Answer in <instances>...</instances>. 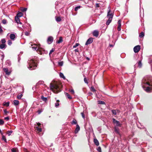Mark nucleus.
Here are the masks:
<instances>
[{"label":"nucleus","mask_w":152,"mask_h":152,"mask_svg":"<svg viewBox=\"0 0 152 152\" xmlns=\"http://www.w3.org/2000/svg\"><path fill=\"white\" fill-rule=\"evenodd\" d=\"M143 89L147 92L152 91V77L148 75L144 77L142 81Z\"/></svg>","instance_id":"nucleus-1"},{"label":"nucleus","mask_w":152,"mask_h":152,"mask_svg":"<svg viewBox=\"0 0 152 152\" xmlns=\"http://www.w3.org/2000/svg\"><path fill=\"white\" fill-rule=\"evenodd\" d=\"M28 68L30 70H32L35 69L37 66L36 63L35 62V61L33 59L28 60Z\"/></svg>","instance_id":"nucleus-2"},{"label":"nucleus","mask_w":152,"mask_h":152,"mask_svg":"<svg viewBox=\"0 0 152 152\" xmlns=\"http://www.w3.org/2000/svg\"><path fill=\"white\" fill-rule=\"evenodd\" d=\"M51 88L54 89V92L55 93H58L60 92L61 90H60L59 86L56 85H51L50 86Z\"/></svg>","instance_id":"nucleus-3"},{"label":"nucleus","mask_w":152,"mask_h":152,"mask_svg":"<svg viewBox=\"0 0 152 152\" xmlns=\"http://www.w3.org/2000/svg\"><path fill=\"white\" fill-rule=\"evenodd\" d=\"M140 46L137 45L134 48V51L135 53H138L140 49Z\"/></svg>","instance_id":"nucleus-4"},{"label":"nucleus","mask_w":152,"mask_h":152,"mask_svg":"<svg viewBox=\"0 0 152 152\" xmlns=\"http://www.w3.org/2000/svg\"><path fill=\"white\" fill-rule=\"evenodd\" d=\"M53 37L51 36H49L48 37L47 42L48 44H51L53 42Z\"/></svg>","instance_id":"nucleus-5"},{"label":"nucleus","mask_w":152,"mask_h":152,"mask_svg":"<svg viewBox=\"0 0 152 152\" xmlns=\"http://www.w3.org/2000/svg\"><path fill=\"white\" fill-rule=\"evenodd\" d=\"M93 38L92 37L90 38L87 41L85 45H88L91 43L93 42Z\"/></svg>","instance_id":"nucleus-6"},{"label":"nucleus","mask_w":152,"mask_h":152,"mask_svg":"<svg viewBox=\"0 0 152 152\" xmlns=\"http://www.w3.org/2000/svg\"><path fill=\"white\" fill-rule=\"evenodd\" d=\"M113 123L116 125L117 126H120V124L119 122L117 120H116L115 118L113 119Z\"/></svg>","instance_id":"nucleus-7"},{"label":"nucleus","mask_w":152,"mask_h":152,"mask_svg":"<svg viewBox=\"0 0 152 152\" xmlns=\"http://www.w3.org/2000/svg\"><path fill=\"white\" fill-rule=\"evenodd\" d=\"M3 70L5 72L6 74L7 75H9L11 72L9 71L8 69L7 68H4L3 69Z\"/></svg>","instance_id":"nucleus-8"},{"label":"nucleus","mask_w":152,"mask_h":152,"mask_svg":"<svg viewBox=\"0 0 152 152\" xmlns=\"http://www.w3.org/2000/svg\"><path fill=\"white\" fill-rule=\"evenodd\" d=\"M118 27L117 29L118 31H120L121 30V21L119 20L118 21Z\"/></svg>","instance_id":"nucleus-9"},{"label":"nucleus","mask_w":152,"mask_h":152,"mask_svg":"<svg viewBox=\"0 0 152 152\" xmlns=\"http://www.w3.org/2000/svg\"><path fill=\"white\" fill-rule=\"evenodd\" d=\"M10 37L11 40H14L15 38V35L14 34H11L10 35Z\"/></svg>","instance_id":"nucleus-10"},{"label":"nucleus","mask_w":152,"mask_h":152,"mask_svg":"<svg viewBox=\"0 0 152 152\" xmlns=\"http://www.w3.org/2000/svg\"><path fill=\"white\" fill-rule=\"evenodd\" d=\"M80 130V127L78 124H77L76 127L75 131V134L77 133Z\"/></svg>","instance_id":"nucleus-11"},{"label":"nucleus","mask_w":152,"mask_h":152,"mask_svg":"<svg viewBox=\"0 0 152 152\" xmlns=\"http://www.w3.org/2000/svg\"><path fill=\"white\" fill-rule=\"evenodd\" d=\"M15 20L16 21V22L17 24H19L20 25L22 24V23L20 21V20L19 18L15 17Z\"/></svg>","instance_id":"nucleus-12"},{"label":"nucleus","mask_w":152,"mask_h":152,"mask_svg":"<svg viewBox=\"0 0 152 152\" xmlns=\"http://www.w3.org/2000/svg\"><path fill=\"white\" fill-rule=\"evenodd\" d=\"M93 35L96 37H97L99 35L98 31L97 30H95L93 33Z\"/></svg>","instance_id":"nucleus-13"},{"label":"nucleus","mask_w":152,"mask_h":152,"mask_svg":"<svg viewBox=\"0 0 152 152\" xmlns=\"http://www.w3.org/2000/svg\"><path fill=\"white\" fill-rule=\"evenodd\" d=\"M94 142L96 145L98 146L99 145V142L96 139H94Z\"/></svg>","instance_id":"nucleus-14"},{"label":"nucleus","mask_w":152,"mask_h":152,"mask_svg":"<svg viewBox=\"0 0 152 152\" xmlns=\"http://www.w3.org/2000/svg\"><path fill=\"white\" fill-rule=\"evenodd\" d=\"M113 15L111 14H110V12H109V13L108 14V12H107V17L108 18H111L112 19H113Z\"/></svg>","instance_id":"nucleus-15"},{"label":"nucleus","mask_w":152,"mask_h":152,"mask_svg":"<svg viewBox=\"0 0 152 152\" xmlns=\"http://www.w3.org/2000/svg\"><path fill=\"white\" fill-rule=\"evenodd\" d=\"M10 102H4L3 103V105L4 106L6 107H8L9 106Z\"/></svg>","instance_id":"nucleus-16"},{"label":"nucleus","mask_w":152,"mask_h":152,"mask_svg":"<svg viewBox=\"0 0 152 152\" xmlns=\"http://www.w3.org/2000/svg\"><path fill=\"white\" fill-rule=\"evenodd\" d=\"M112 19L111 18H108V20L106 22V24L107 25H108L112 21Z\"/></svg>","instance_id":"nucleus-17"},{"label":"nucleus","mask_w":152,"mask_h":152,"mask_svg":"<svg viewBox=\"0 0 152 152\" xmlns=\"http://www.w3.org/2000/svg\"><path fill=\"white\" fill-rule=\"evenodd\" d=\"M19 103V102L18 100H14L13 101V104L15 106H16L18 105Z\"/></svg>","instance_id":"nucleus-18"},{"label":"nucleus","mask_w":152,"mask_h":152,"mask_svg":"<svg viewBox=\"0 0 152 152\" xmlns=\"http://www.w3.org/2000/svg\"><path fill=\"white\" fill-rule=\"evenodd\" d=\"M72 124V125H75V124H77V121L75 119H74L71 122Z\"/></svg>","instance_id":"nucleus-19"},{"label":"nucleus","mask_w":152,"mask_h":152,"mask_svg":"<svg viewBox=\"0 0 152 152\" xmlns=\"http://www.w3.org/2000/svg\"><path fill=\"white\" fill-rule=\"evenodd\" d=\"M41 99L44 101L46 102L47 100V98L46 97H44L43 95H42L41 96Z\"/></svg>","instance_id":"nucleus-20"},{"label":"nucleus","mask_w":152,"mask_h":152,"mask_svg":"<svg viewBox=\"0 0 152 152\" xmlns=\"http://www.w3.org/2000/svg\"><path fill=\"white\" fill-rule=\"evenodd\" d=\"M59 75L61 77L63 78L64 79H65L66 78L64 76V74L61 72H60L59 73Z\"/></svg>","instance_id":"nucleus-21"},{"label":"nucleus","mask_w":152,"mask_h":152,"mask_svg":"<svg viewBox=\"0 0 152 152\" xmlns=\"http://www.w3.org/2000/svg\"><path fill=\"white\" fill-rule=\"evenodd\" d=\"M63 41L62 38V37H59V39L58 41H57V43H60L61 42Z\"/></svg>","instance_id":"nucleus-22"},{"label":"nucleus","mask_w":152,"mask_h":152,"mask_svg":"<svg viewBox=\"0 0 152 152\" xmlns=\"http://www.w3.org/2000/svg\"><path fill=\"white\" fill-rule=\"evenodd\" d=\"M142 66V64L141 63V60H140L139 61L138 63V66L140 68Z\"/></svg>","instance_id":"nucleus-23"},{"label":"nucleus","mask_w":152,"mask_h":152,"mask_svg":"<svg viewBox=\"0 0 152 152\" xmlns=\"http://www.w3.org/2000/svg\"><path fill=\"white\" fill-rule=\"evenodd\" d=\"M6 47V45L5 44H1L0 45V48L3 49L5 48Z\"/></svg>","instance_id":"nucleus-24"},{"label":"nucleus","mask_w":152,"mask_h":152,"mask_svg":"<svg viewBox=\"0 0 152 152\" xmlns=\"http://www.w3.org/2000/svg\"><path fill=\"white\" fill-rule=\"evenodd\" d=\"M23 16V14L21 12L18 13L17 15L15 16L16 17H18V18L20 17Z\"/></svg>","instance_id":"nucleus-25"},{"label":"nucleus","mask_w":152,"mask_h":152,"mask_svg":"<svg viewBox=\"0 0 152 152\" xmlns=\"http://www.w3.org/2000/svg\"><path fill=\"white\" fill-rule=\"evenodd\" d=\"M114 129L115 132L116 133L118 134L119 133L118 129L116 127H115Z\"/></svg>","instance_id":"nucleus-26"},{"label":"nucleus","mask_w":152,"mask_h":152,"mask_svg":"<svg viewBox=\"0 0 152 152\" xmlns=\"http://www.w3.org/2000/svg\"><path fill=\"white\" fill-rule=\"evenodd\" d=\"M98 103L100 104H105V103L104 102L101 101V100H99L97 101Z\"/></svg>","instance_id":"nucleus-27"},{"label":"nucleus","mask_w":152,"mask_h":152,"mask_svg":"<svg viewBox=\"0 0 152 152\" xmlns=\"http://www.w3.org/2000/svg\"><path fill=\"white\" fill-rule=\"evenodd\" d=\"M65 94L67 98L69 99H71L72 98V97L70 96V95L67 93H65Z\"/></svg>","instance_id":"nucleus-28"},{"label":"nucleus","mask_w":152,"mask_h":152,"mask_svg":"<svg viewBox=\"0 0 152 152\" xmlns=\"http://www.w3.org/2000/svg\"><path fill=\"white\" fill-rule=\"evenodd\" d=\"M59 100H57L56 102L55 103V107H57L59 106Z\"/></svg>","instance_id":"nucleus-29"},{"label":"nucleus","mask_w":152,"mask_h":152,"mask_svg":"<svg viewBox=\"0 0 152 152\" xmlns=\"http://www.w3.org/2000/svg\"><path fill=\"white\" fill-rule=\"evenodd\" d=\"M117 110H111L112 113L114 115H116L117 114Z\"/></svg>","instance_id":"nucleus-30"},{"label":"nucleus","mask_w":152,"mask_h":152,"mask_svg":"<svg viewBox=\"0 0 152 152\" xmlns=\"http://www.w3.org/2000/svg\"><path fill=\"white\" fill-rule=\"evenodd\" d=\"M81 6L80 5L76 7L75 9V11H77L79 9H80L81 8Z\"/></svg>","instance_id":"nucleus-31"},{"label":"nucleus","mask_w":152,"mask_h":152,"mask_svg":"<svg viewBox=\"0 0 152 152\" xmlns=\"http://www.w3.org/2000/svg\"><path fill=\"white\" fill-rule=\"evenodd\" d=\"M144 36V33L143 32H142L139 35V37L140 38H142Z\"/></svg>","instance_id":"nucleus-32"},{"label":"nucleus","mask_w":152,"mask_h":152,"mask_svg":"<svg viewBox=\"0 0 152 152\" xmlns=\"http://www.w3.org/2000/svg\"><path fill=\"white\" fill-rule=\"evenodd\" d=\"M56 20L57 22H60L61 21V19L60 17H58L56 18Z\"/></svg>","instance_id":"nucleus-33"},{"label":"nucleus","mask_w":152,"mask_h":152,"mask_svg":"<svg viewBox=\"0 0 152 152\" xmlns=\"http://www.w3.org/2000/svg\"><path fill=\"white\" fill-rule=\"evenodd\" d=\"M23 96L22 94H21L20 95H18L17 96V98L18 99H21Z\"/></svg>","instance_id":"nucleus-34"},{"label":"nucleus","mask_w":152,"mask_h":152,"mask_svg":"<svg viewBox=\"0 0 152 152\" xmlns=\"http://www.w3.org/2000/svg\"><path fill=\"white\" fill-rule=\"evenodd\" d=\"M4 121L2 119H0V125H2L4 123Z\"/></svg>","instance_id":"nucleus-35"},{"label":"nucleus","mask_w":152,"mask_h":152,"mask_svg":"<svg viewBox=\"0 0 152 152\" xmlns=\"http://www.w3.org/2000/svg\"><path fill=\"white\" fill-rule=\"evenodd\" d=\"M36 129L39 132H40L42 131L41 128L38 127H36Z\"/></svg>","instance_id":"nucleus-36"},{"label":"nucleus","mask_w":152,"mask_h":152,"mask_svg":"<svg viewBox=\"0 0 152 152\" xmlns=\"http://www.w3.org/2000/svg\"><path fill=\"white\" fill-rule=\"evenodd\" d=\"M11 151L12 152H18L16 148H13L11 149Z\"/></svg>","instance_id":"nucleus-37"},{"label":"nucleus","mask_w":152,"mask_h":152,"mask_svg":"<svg viewBox=\"0 0 152 152\" xmlns=\"http://www.w3.org/2000/svg\"><path fill=\"white\" fill-rule=\"evenodd\" d=\"M63 61L59 62H58V65L60 66H63Z\"/></svg>","instance_id":"nucleus-38"},{"label":"nucleus","mask_w":152,"mask_h":152,"mask_svg":"<svg viewBox=\"0 0 152 152\" xmlns=\"http://www.w3.org/2000/svg\"><path fill=\"white\" fill-rule=\"evenodd\" d=\"M2 139L5 142H7V141L5 137L4 136H3L2 137Z\"/></svg>","instance_id":"nucleus-39"},{"label":"nucleus","mask_w":152,"mask_h":152,"mask_svg":"<svg viewBox=\"0 0 152 152\" xmlns=\"http://www.w3.org/2000/svg\"><path fill=\"white\" fill-rule=\"evenodd\" d=\"M69 91L72 94H74L75 93L73 89H70L69 90Z\"/></svg>","instance_id":"nucleus-40"},{"label":"nucleus","mask_w":152,"mask_h":152,"mask_svg":"<svg viewBox=\"0 0 152 152\" xmlns=\"http://www.w3.org/2000/svg\"><path fill=\"white\" fill-rule=\"evenodd\" d=\"M8 44L9 45H10L12 44V41L10 40H9L7 42Z\"/></svg>","instance_id":"nucleus-41"},{"label":"nucleus","mask_w":152,"mask_h":152,"mask_svg":"<svg viewBox=\"0 0 152 152\" xmlns=\"http://www.w3.org/2000/svg\"><path fill=\"white\" fill-rule=\"evenodd\" d=\"M91 91L94 92L96 91V90L95 89L94 87L93 86L91 87Z\"/></svg>","instance_id":"nucleus-42"},{"label":"nucleus","mask_w":152,"mask_h":152,"mask_svg":"<svg viewBox=\"0 0 152 152\" xmlns=\"http://www.w3.org/2000/svg\"><path fill=\"white\" fill-rule=\"evenodd\" d=\"M6 63L7 64H8V65H10L11 64V62L10 60H7L6 61Z\"/></svg>","instance_id":"nucleus-43"},{"label":"nucleus","mask_w":152,"mask_h":152,"mask_svg":"<svg viewBox=\"0 0 152 152\" xmlns=\"http://www.w3.org/2000/svg\"><path fill=\"white\" fill-rule=\"evenodd\" d=\"M1 42L2 43V44H5V43L6 42V40L5 39H1Z\"/></svg>","instance_id":"nucleus-44"},{"label":"nucleus","mask_w":152,"mask_h":152,"mask_svg":"<svg viewBox=\"0 0 152 152\" xmlns=\"http://www.w3.org/2000/svg\"><path fill=\"white\" fill-rule=\"evenodd\" d=\"M32 48L34 50H37L38 49H39V48H37V47L33 46V47H32Z\"/></svg>","instance_id":"nucleus-45"},{"label":"nucleus","mask_w":152,"mask_h":152,"mask_svg":"<svg viewBox=\"0 0 152 152\" xmlns=\"http://www.w3.org/2000/svg\"><path fill=\"white\" fill-rule=\"evenodd\" d=\"M79 44L78 43H76L75 45L73 46V48H75L77 46H78Z\"/></svg>","instance_id":"nucleus-46"},{"label":"nucleus","mask_w":152,"mask_h":152,"mask_svg":"<svg viewBox=\"0 0 152 152\" xmlns=\"http://www.w3.org/2000/svg\"><path fill=\"white\" fill-rule=\"evenodd\" d=\"M97 150L99 152H102L101 151V148L100 147H99L97 148Z\"/></svg>","instance_id":"nucleus-47"},{"label":"nucleus","mask_w":152,"mask_h":152,"mask_svg":"<svg viewBox=\"0 0 152 152\" xmlns=\"http://www.w3.org/2000/svg\"><path fill=\"white\" fill-rule=\"evenodd\" d=\"M108 14L109 13V12H111V10H110V6H109L108 7Z\"/></svg>","instance_id":"nucleus-48"},{"label":"nucleus","mask_w":152,"mask_h":152,"mask_svg":"<svg viewBox=\"0 0 152 152\" xmlns=\"http://www.w3.org/2000/svg\"><path fill=\"white\" fill-rule=\"evenodd\" d=\"M27 10V8H23L22 9H21V11L23 12H25L26 11V10Z\"/></svg>","instance_id":"nucleus-49"},{"label":"nucleus","mask_w":152,"mask_h":152,"mask_svg":"<svg viewBox=\"0 0 152 152\" xmlns=\"http://www.w3.org/2000/svg\"><path fill=\"white\" fill-rule=\"evenodd\" d=\"M2 22L4 24H5L7 23V20L5 19H4L2 20Z\"/></svg>","instance_id":"nucleus-50"},{"label":"nucleus","mask_w":152,"mask_h":152,"mask_svg":"<svg viewBox=\"0 0 152 152\" xmlns=\"http://www.w3.org/2000/svg\"><path fill=\"white\" fill-rule=\"evenodd\" d=\"M30 34V33L27 31H25V34L26 36H29Z\"/></svg>","instance_id":"nucleus-51"},{"label":"nucleus","mask_w":152,"mask_h":152,"mask_svg":"<svg viewBox=\"0 0 152 152\" xmlns=\"http://www.w3.org/2000/svg\"><path fill=\"white\" fill-rule=\"evenodd\" d=\"M81 115L83 118L84 119H85V115L84 114V113L83 112L81 113Z\"/></svg>","instance_id":"nucleus-52"},{"label":"nucleus","mask_w":152,"mask_h":152,"mask_svg":"<svg viewBox=\"0 0 152 152\" xmlns=\"http://www.w3.org/2000/svg\"><path fill=\"white\" fill-rule=\"evenodd\" d=\"M12 130H10V131H8L7 132L8 133H9V134H8L9 136H10L11 134L12 133Z\"/></svg>","instance_id":"nucleus-53"},{"label":"nucleus","mask_w":152,"mask_h":152,"mask_svg":"<svg viewBox=\"0 0 152 152\" xmlns=\"http://www.w3.org/2000/svg\"><path fill=\"white\" fill-rule=\"evenodd\" d=\"M84 81L86 83H87V84H88V82L87 80V79H86V78H85H85H84Z\"/></svg>","instance_id":"nucleus-54"},{"label":"nucleus","mask_w":152,"mask_h":152,"mask_svg":"<svg viewBox=\"0 0 152 152\" xmlns=\"http://www.w3.org/2000/svg\"><path fill=\"white\" fill-rule=\"evenodd\" d=\"M54 50V49L53 48H52L51 50H50V53L49 54H51L52 52H53Z\"/></svg>","instance_id":"nucleus-55"},{"label":"nucleus","mask_w":152,"mask_h":152,"mask_svg":"<svg viewBox=\"0 0 152 152\" xmlns=\"http://www.w3.org/2000/svg\"><path fill=\"white\" fill-rule=\"evenodd\" d=\"M4 112L5 114H7V113H8L9 112L8 111H7L6 110H4Z\"/></svg>","instance_id":"nucleus-56"},{"label":"nucleus","mask_w":152,"mask_h":152,"mask_svg":"<svg viewBox=\"0 0 152 152\" xmlns=\"http://www.w3.org/2000/svg\"><path fill=\"white\" fill-rule=\"evenodd\" d=\"M99 4L98 3H96V8H98L99 7Z\"/></svg>","instance_id":"nucleus-57"},{"label":"nucleus","mask_w":152,"mask_h":152,"mask_svg":"<svg viewBox=\"0 0 152 152\" xmlns=\"http://www.w3.org/2000/svg\"><path fill=\"white\" fill-rule=\"evenodd\" d=\"M3 31V30L2 29V27L1 26H0V32H2Z\"/></svg>","instance_id":"nucleus-58"},{"label":"nucleus","mask_w":152,"mask_h":152,"mask_svg":"<svg viewBox=\"0 0 152 152\" xmlns=\"http://www.w3.org/2000/svg\"><path fill=\"white\" fill-rule=\"evenodd\" d=\"M114 44H115V43H114L113 44H110L109 46L110 47H113V46H114Z\"/></svg>","instance_id":"nucleus-59"},{"label":"nucleus","mask_w":152,"mask_h":152,"mask_svg":"<svg viewBox=\"0 0 152 152\" xmlns=\"http://www.w3.org/2000/svg\"><path fill=\"white\" fill-rule=\"evenodd\" d=\"M4 119L8 120H9V118L8 117H6L4 118Z\"/></svg>","instance_id":"nucleus-60"},{"label":"nucleus","mask_w":152,"mask_h":152,"mask_svg":"<svg viewBox=\"0 0 152 152\" xmlns=\"http://www.w3.org/2000/svg\"><path fill=\"white\" fill-rule=\"evenodd\" d=\"M37 125H38V126H40L41 125V124L38 122L37 123Z\"/></svg>","instance_id":"nucleus-61"},{"label":"nucleus","mask_w":152,"mask_h":152,"mask_svg":"<svg viewBox=\"0 0 152 152\" xmlns=\"http://www.w3.org/2000/svg\"><path fill=\"white\" fill-rule=\"evenodd\" d=\"M130 85V83H128L127 84V86L128 87H129V85Z\"/></svg>","instance_id":"nucleus-62"},{"label":"nucleus","mask_w":152,"mask_h":152,"mask_svg":"<svg viewBox=\"0 0 152 152\" xmlns=\"http://www.w3.org/2000/svg\"><path fill=\"white\" fill-rule=\"evenodd\" d=\"M1 56H2V59H3L4 57V55H2Z\"/></svg>","instance_id":"nucleus-63"},{"label":"nucleus","mask_w":152,"mask_h":152,"mask_svg":"<svg viewBox=\"0 0 152 152\" xmlns=\"http://www.w3.org/2000/svg\"><path fill=\"white\" fill-rule=\"evenodd\" d=\"M38 113L39 114H40L41 113V111L40 110H39L38 111Z\"/></svg>","instance_id":"nucleus-64"}]
</instances>
